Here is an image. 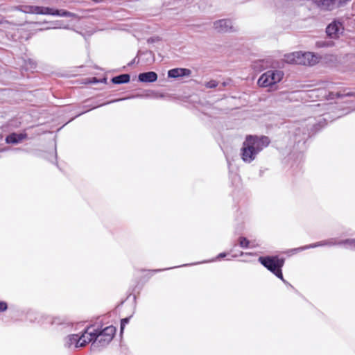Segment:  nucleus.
<instances>
[{
  "label": "nucleus",
  "instance_id": "nucleus-3",
  "mask_svg": "<svg viewBox=\"0 0 355 355\" xmlns=\"http://www.w3.org/2000/svg\"><path fill=\"white\" fill-rule=\"evenodd\" d=\"M320 57L311 52H293L285 55V61L290 64L314 65L319 62Z\"/></svg>",
  "mask_w": 355,
  "mask_h": 355
},
{
  "label": "nucleus",
  "instance_id": "nucleus-27",
  "mask_svg": "<svg viewBox=\"0 0 355 355\" xmlns=\"http://www.w3.org/2000/svg\"><path fill=\"white\" fill-rule=\"evenodd\" d=\"M331 85H332V83H328V84H327V87H328L329 88H331V87H331Z\"/></svg>",
  "mask_w": 355,
  "mask_h": 355
},
{
  "label": "nucleus",
  "instance_id": "nucleus-17",
  "mask_svg": "<svg viewBox=\"0 0 355 355\" xmlns=\"http://www.w3.org/2000/svg\"><path fill=\"white\" fill-rule=\"evenodd\" d=\"M46 320L48 322L51 324H61L63 323L64 320L60 319V318H51L50 316H46Z\"/></svg>",
  "mask_w": 355,
  "mask_h": 355
},
{
  "label": "nucleus",
  "instance_id": "nucleus-25",
  "mask_svg": "<svg viewBox=\"0 0 355 355\" xmlns=\"http://www.w3.org/2000/svg\"><path fill=\"white\" fill-rule=\"evenodd\" d=\"M225 256H226V254L225 252H222L218 255L217 259H220V258L225 257Z\"/></svg>",
  "mask_w": 355,
  "mask_h": 355
},
{
  "label": "nucleus",
  "instance_id": "nucleus-29",
  "mask_svg": "<svg viewBox=\"0 0 355 355\" xmlns=\"http://www.w3.org/2000/svg\"><path fill=\"white\" fill-rule=\"evenodd\" d=\"M319 91H320V89H318V90H312L311 92H319Z\"/></svg>",
  "mask_w": 355,
  "mask_h": 355
},
{
  "label": "nucleus",
  "instance_id": "nucleus-16",
  "mask_svg": "<svg viewBox=\"0 0 355 355\" xmlns=\"http://www.w3.org/2000/svg\"><path fill=\"white\" fill-rule=\"evenodd\" d=\"M325 245H327L326 240L319 241V242H317V243H315L313 244H310L308 245H305L304 247L295 249V250L300 251V250H306V249H309V248H316V247L325 246Z\"/></svg>",
  "mask_w": 355,
  "mask_h": 355
},
{
  "label": "nucleus",
  "instance_id": "nucleus-30",
  "mask_svg": "<svg viewBox=\"0 0 355 355\" xmlns=\"http://www.w3.org/2000/svg\"><path fill=\"white\" fill-rule=\"evenodd\" d=\"M226 85H227V83H226L225 82H224V83H223V87L226 86Z\"/></svg>",
  "mask_w": 355,
  "mask_h": 355
},
{
  "label": "nucleus",
  "instance_id": "nucleus-19",
  "mask_svg": "<svg viewBox=\"0 0 355 355\" xmlns=\"http://www.w3.org/2000/svg\"><path fill=\"white\" fill-rule=\"evenodd\" d=\"M205 85L207 88H215L218 86V83L214 80H211L207 82Z\"/></svg>",
  "mask_w": 355,
  "mask_h": 355
},
{
  "label": "nucleus",
  "instance_id": "nucleus-20",
  "mask_svg": "<svg viewBox=\"0 0 355 355\" xmlns=\"http://www.w3.org/2000/svg\"><path fill=\"white\" fill-rule=\"evenodd\" d=\"M130 318H125L121 320V332L123 331L125 326L129 322Z\"/></svg>",
  "mask_w": 355,
  "mask_h": 355
},
{
  "label": "nucleus",
  "instance_id": "nucleus-1",
  "mask_svg": "<svg viewBox=\"0 0 355 355\" xmlns=\"http://www.w3.org/2000/svg\"><path fill=\"white\" fill-rule=\"evenodd\" d=\"M115 333L116 328L112 325L103 329H96L94 326L90 325L84 330L81 336L72 334L69 336L68 345L79 348L85 347L87 343L92 342V345L94 347H103L112 341Z\"/></svg>",
  "mask_w": 355,
  "mask_h": 355
},
{
  "label": "nucleus",
  "instance_id": "nucleus-15",
  "mask_svg": "<svg viewBox=\"0 0 355 355\" xmlns=\"http://www.w3.org/2000/svg\"><path fill=\"white\" fill-rule=\"evenodd\" d=\"M130 76L128 74H121L117 76H115L112 78V82L114 84H122L127 83L130 81Z\"/></svg>",
  "mask_w": 355,
  "mask_h": 355
},
{
  "label": "nucleus",
  "instance_id": "nucleus-24",
  "mask_svg": "<svg viewBox=\"0 0 355 355\" xmlns=\"http://www.w3.org/2000/svg\"><path fill=\"white\" fill-rule=\"evenodd\" d=\"M295 94V92H292V93H290L288 94L287 96H286V98L288 99L289 101H291L293 99L292 96L293 94Z\"/></svg>",
  "mask_w": 355,
  "mask_h": 355
},
{
  "label": "nucleus",
  "instance_id": "nucleus-12",
  "mask_svg": "<svg viewBox=\"0 0 355 355\" xmlns=\"http://www.w3.org/2000/svg\"><path fill=\"white\" fill-rule=\"evenodd\" d=\"M138 79L142 83H153L157 79V74L154 71L141 73L139 75Z\"/></svg>",
  "mask_w": 355,
  "mask_h": 355
},
{
  "label": "nucleus",
  "instance_id": "nucleus-2",
  "mask_svg": "<svg viewBox=\"0 0 355 355\" xmlns=\"http://www.w3.org/2000/svg\"><path fill=\"white\" fill-rule=\"evenodd\" d=\"M270 144V139L266 136L248 135L241 149V157L245 163H251L257 155Z\"/></svg>",
  "mask_w": 355,
  "mask_h": 355
},
{
  "label": "nucleus",
  "instance_id": "nucleus-11",
  "mask_svg": "<svg viewBox=\"0 0 355 355\" xmlns=\"http://www.w3.org/2000/svg\"><path fill=\"white\" fill-rule=\"evenodd\" d=\"M315 4L321 10H332L336 8L334 0H313Z\"/></svg>",
  "mask_w": 355,
  "mask_h": 355
},
{
  "label": "nucleus",
  "instance_id": "nucleus-28",
  "mask_svg": "<svg viewBox=\"0 0 355 355\" xmlns=\"http://www.w3.org/2000/svg\"><path fill=\"white\" fill-rule=\"evenodd\" d=\"M67 15H68V17H69L71 16L72 15L69 12H68Z\"/></svg>",
  "mask_w": 355,
  "mask_h": 355
},
{
  "label": "nucleus",
  "instance_id": "nucleus-22",
  "mask_svg": "<svg viewBox=\"0 0 355 355\" xmlns=\"http://www.w3.org/2000/svg\"><path fill=\"white\" fill-rule=\"evenodd\" d=\"M263 61L261 60H259L258 62H256L254 63L253 64V68L255 69V70H259L261 71L262 69L259 68V65L261 64V63H262Z\"/></svg>",
  "mask_w": 355,
  "mask_h": 355
},
{
  "label": "nucleus",
  "instance_id": "nucleus-26",
  "mask_svg": "<svg viewBox=\"0 0 355 355\" xmlns=\"http://www.w3.org/2000/svg\"><path fill=\"white\" fill-rule=\"evenodd\" d=\"M35 67H36V63L34 61H33L31 68H33V69H35Z\"/></svg>",
  "mask_w": 355,
  "mask_h": 355
},
{
  "label": "nucleus",
  "instance_id": "nucleus-8",
  "mask_svg": "<svg viewBox=\"0 0 355 355\" xmlns=\"http://www.w3.org/2000/svg\"><path fill=\"white\" fill-rule=\"evenodd\" d=\"M326 241H327V245H328V246L343 245L350 249L355 248V239H345V240H342V241H338L336 239H330L326 240Z\"/></svg>",
  "mask_w": 355,
  "mask_h": 355
},
{
  "label": "nucleus",
  "instance_id": "nucleus-18",
  "mask_svg": "<svg viewBox=\"0 0 355 355\" xmlns=\"http://www.w3.org/2000/svg\"><path fill=\"white\" fill-rule=\"evenodd\" d=\"M239 245L241 248H247L249 247L250 241L245 237H240Z\"/></svg>",
  "mask_w": 355,
  "mask_h": 355
},
{
  "label": "nucleus",
  "instance_id": "nucleus-14",
  "mask_svg": "<svg viewBox=\"0 0 355 355\" xmlns=\"http://www.w3.org/2000/svg\"><path fill=\"white\" fill-rule=\"evenodd\" d=\"M324 96H326L328 99H334L336 98H342L344 96H355V92H349L347 89H345L343 92H329L328 95L325 93Z\"/></svg>",
  "mask_w": 355,
  "mask_h": 355
},
{
  "label": "nucleus",
  "instance_id": "nucleus-9",
  "mask_svg": "<svg viewBox=\"0 0 355 355\" xmlns=\"http://www.w3.org/2000/svg\"><path fill=\"white\" fill-rule=\"evenodd\" d=\"M191 74V71L189 69L184 68H175L168 71V76L169 78H177L183 76H189Z\"/></svg>",
  "mask_w": 355,
  "mask_h": 355
},
{
  "label": "nucleus",
  "instance_id": "nucleus-5",
  "mask_svg": "<svg viewBox=\"0 0 355 355\" xmlns=\"http://www.w3.org/2000/svg\"><path fill=\"white\" fill-rule=\"evenodd\" d=\"M16 9L25 13L51 15H66L67 11L54 10L49 7L21 5L16 7Z\"/></svg>",
  "mask_w": 355,
  "mask_h": 355
},
{
  "label": "nucleus",
  "instance_id": "nucleus-21",
  "mask_svg": "<svg viewBox=\"0 0 355 355\" xmlns=\"http://www.w3.org/2000/svg\"><path fill=\"white\" fill-rule=\"evenodd\" d=\"M8 309L6 302L0 301V312L5 311Z\"/></svg>",
  "mask_w": 355,
  "mask_h": 355
},
{
  "label": "nucleus",
  "instance_id": "nucleus-13",
  "mask_svg": "<svg viewBox=\"0 0 355 355\" xmlns=\"http://www.w3.org/2000/svg\"><path fill=\"white\" fill-rule=\"evenodd\" d=\"M26 133H12L6 137V141L8 144H18L26 139Z\"/></svg>",
  "mask_w": 355,
  "mask_h": 355
},
{
  "label": "nucleus",
  "instance_id": "nucleus-7",
  "mask_svg": "<svg viewBox=\"0 0 355 355\" xmlns=\"http://www.w3.org/2000/svg\"><path fill=\"white\" fill-rule=\"evenodd\" d=\"M343 30V26L342 23L338 21H334L327 27L326 32L329 37L334 38L338 37V34L342 33Z\"/></svg>",
  "mask_w": 355,
  "mask_h": 355
},
{
  "label": "nucleus",
  "instance_id": "nucleus-23",
  "mask_svg": "<svg viewBox=\"0 0 355 355\" xmlns=\"http://www.w3.org/2000/svg\"><path fill=\"white\" fill-rule=\"evenodd\" d=\"M130 98V97H128V98ZM125 99H128V98L115 99V100L111 101L110 102H107L106 103H103V105H106V104H108V103H110L117 102V101H123V100H125Z\"/></svg>",
  "mask_w": 355,
  "mask_h": 355
},
{
  "label": "nucleus",
  "instance_id": "nucleus-4",
  "mask_svg": "<svg viewBox=\"0 0 355 355\" xmlns=\"http://www.w3.org/2000/svg\"><path fill=\"white\" fill-rule=\"evenodd\" d=\"M259 261L275 276L285 282L282 272V268L284 263L283 259H279L278 257H260Z\"/></svg>",
  "mask_w": 355,
  "mask_h": 355
},
{
  "label": "nucleus",
  "instance_id": "nucleus-10",
  "mask_svg": "<svg viewBox=\"0 0 355 355\" xmlns=\"http://www.w3.org/2000/svg\"><path fill=\"white\" fill-rule=\"evenodd\" d=\"M214 27L218 32H227L232 28V22L229 19H220L214 22Z\"/></svg>",
  "mask_w": 355,
  "mask_h": 355
},
{
  "label": "nucleus",
  "instance_id": "nucleus-6",
  "mask_svg": "<svg viewBox=\"0 0 355 355\" xmlns=\"http://www.w3.org/2000/svg\"><path fill=\"white\" fill-rule=\"evenodd\" d=\"M284 75V72L281 70H269L259 77L257 83L262 87H270L279 83Z\"/></svg>",
  "mask_w": 355,
  "mask_h": 355
}]
</instances>
